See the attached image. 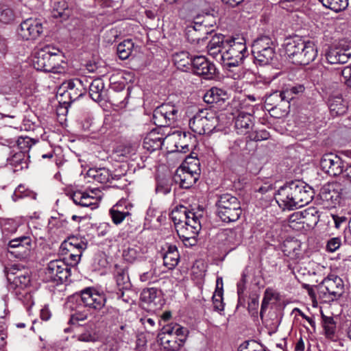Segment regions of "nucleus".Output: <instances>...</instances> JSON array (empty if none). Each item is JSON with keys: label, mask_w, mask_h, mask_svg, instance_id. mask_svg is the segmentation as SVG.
Listing matches in <instances>:
<instances>
[{"label": "nucleus", "mask_w": 351, "mask_h": 351, "mask_svg": "<svg viewBox=\"0 0 351 351\" xmlns=\"http://www.w3.org/2000/svg\"><path fill=\"white\" fill-rule=\"evenodd\" d=\"M283 47L286 54L295 64L307 65L317 56L314 43L306 41L298 36L286 38Z\"/></svg>", "instance_id": "obj_1"}, {"label": "nucleus", "mask_w": 351, "mask_h": 351, "mask_svg": "<svg viewBox=\"0 0 351 351\" xmlns=\"http://www.w3.org/2000/svg\"><path fill=\"white\" fill-rule=\"evenodd\" d=\"M33 65L36 70L53 73H63L66 71V63L58 49L46 46L34 54Z\"/></svg>", "instance_id": "obj_2"}, {"label": "nucleus", "mask_w": 351, "mask_h": 351, "mask_svg": "<svg viewBox=\"0 0 351 351\" xmlns=\"http://www.w3.org/2000/svg\"><path fill=\"white\" fill-rule=\"evenodd\" d=\"M247 55V47L243 38H228L226 41V49L220 55V60L226 68L235 67L243 62Z\"/></svg>", "instance_id": "obj_3"}, {"label": "nucleus", "mask_w": 351, "mask_h": 351, "mask_svg": "<svg viewBox=\"0 0 351 351\" xmlns=\"http://www.w3.org/2000/svg\"><path fill=\"white\" fill-rule=\"evenodd\" d=\"M216 206L217 207V215L223 222L236 221L242 213L240 202L235 196L230 193L221 195Z\"/></svg>", "instance_id": "obj_4"}, {"label": "nucleus", "mask_w": 351, "mask_h": 351, "mask_svg": "<svg viewBox=\"0 0 351 351\" xmlns=\"http://www.w3.org/2000/svg\"><path fill=\"white\" fill-rule=\"evenodd\" d=\"M190 128L199 135L210 134L217 127L219 119L215 111L200 109L189 120Z\"/></svg>", "instance_id": "obj_5"}, {"label": "nucleus", "mask_w": 351, "mask_h": 351, "mask_svg": "<svg viewBox=\"0 0 351 351\" xmlns=\"http://www.w3.org/2000/svg\"><path fill=\"white\" fill-rule=\"evenodd\" d=\"M325 56L330 64L346 63L351 57L350 43L346 40H339L328 47Z\"/></svg>", "instance_id": "obj_6"}, {"label": "nucleus", "mask_w": 351, "mask_h": 351, "mask_svg": "<svg viewBox=\"0 0 351 351\" xmlns=\"http://www.w3.org/2000/svg\"><path fill=\"white\" fill-rule=\"evenodd\" d=\"M71 276V268L60 260L50 261L45 271V280L56 285L66 282Z\"/></svg>", "instance_id": "obj_7"}, {"label": "nucleus", "mask_w": 351, "mask_h": 351, "mask_svg": "<svg viewBox=\"0 0 351 351\" xmlns=\"http://www.w3.org/2000/svg\"><path fill=\"white\" fill-rule=\"evenodd\" d=\"M178 117L176 106L170 104H163L158 106L153 112L154 123L158 127H169L173 125Z\"/></svg>", "instance_id": "obj_8"}, {"label": "nucleus", "mask_w": 351, "mask_h": 351, "mask_svg": "<svg viewBox=\"0 0 351 351\" xmlns=\"http://www.w3.org/2000/svg\"><path fill=\"white\" fill-rule=\"evenodd\" d=\"M44 29L41 19L29 18L21 23L18 34L24 40L34 41L41 37Z\"/></svg>", "instance_id": "obj_9"}, {"label": "nucleus", "mask_w": 351, "mask_h": 351, "mask_svg": "<svg viewBox=\"0 0 351 351\" xmlns=\"http://www.w3.org/2000/svg\"><path fill=\"white\" fill-rule=\"evenodd\" d=\"M343 191L340 182H328L320 189L319 196L326 207H335L340 203Z\"/></svg>", "instance_id": "obj_10"}, {"label": "nucleus", "mask_w": 351, "mask_h": 351, "mask_svg": "<svg viewBox=\"0 0 351 351\" xmlns=\"http://www.w3.org/2000/svg\"><path fill=\"white\" fill-rule=\"evenodd\" d=\"M321 291L327 294L329 300L336 301L343 296L345 285L343 280L335 274H329L319 285Z\"/></svg>", "instance_id": "obj_11"}, {"label": "nucleus", "mask_w": 351, "mask_h": 351, "mask_svg": "<svg viewBox=\"0 0 351 351\" xmlns=\"http://www.w3.org/2000/svg\"><path fill=\"white\" fill-rule=\"evenodd\" d=\"M274 197L279 206L285 210H293L298 208L296 194L293 181L289 182L280 187Z\"/></svg>", "instance_id": "obj_12"}, {"label": "nucleus", "mask_w": 351, "mask_h": 351, "mask_svg": "<svg viewBox=\"0 0 351 351\" xmlns=\"http://www.w3.org/2000/svg\"><path fill=\"white\" fill-rule=\"evenodd\" d=\"M32 248V239L29 236H21L10 240L8 245V252L17 258H27Z\"/></svg>", "instance_id": "obj_13"}, {"label": "nucleus", "mask_w": 351, "mask_h": 351, "mask_svg": "<svg viewBox=\"0 0 351 351\" xmlns=\"http://www.w3.org/2000/svg\"><path fill=\"white\" fill-rule=\"evenodd\" d=\"M322 169L330 176H337L343 171L346 167L345 162L337 154L327 153L323 155L320 160Z\"/></svg>", "instance_id": "obj_14"}, {"label": "nucleus", "mask_w": 351, "mask_h": 351, "mask_svg": "<svg viewBox=\"0 0 351 351\" xmlns=\"http://www.w3.org/2000/svg\"><path fill=\"white\" fill-rule=\"evenodd\" d=\"M199 171L197 166L195 169L191 167H181L176 170L173 180L181 188L190 189L199 180Z\"/></svg>", "instance_id": "obj_15"}, {"label": "nucleus", "mask_w": 351, "mask_h": 351, "mask_svg": "<svg viewBox=\"0 0 351 351\" xmlns=\"http://www.w3.org/2000/svg\"><path fill=\"white\" fill-rule=\"evenodd\" d=\"M186 222V224L178 226L176 228L179 237L185 245H194L196 242V236L201 229L199 219H193Z\"/></svg>", "instance_id": "obj_16"}, {"label": "nucleus", "mask_w": 351, "mask_h": 351, "mask_svg": "<svg viewBox=\"0 0 351 351\" xmlns=\"http://www.w3.org/2000/svg\"><path fill=\"white\" fill-rule=\"evenodd\" d=\"M64 92L60 93V97H68L69 101H63L64 103L71 104L82 97L86 93V86L83 82L77 78L69 80L62 84Z\"/></svg>", "instance_id": "obj_17"}, {"label": "nucleus", "mask_w": 351, "mask_h": 351, "mask_svg": "<svg viewBox=\"0 0 351 351\" xmlns=\"http://www.w3.org/2000/svg\"><path fill=\"white\" fill-rule=\"evenodd\" d=\"M193 72L197 75L203 76L206 80L213 78L216 74L215 65L208 60L205 56L193 57L191 61Z\"/></svg>", "instance_id": "obj_18"}, {"label": "nucleus", "mask_w": 351, "mask_h": 351, "mask_svg": "<svg viewBox=\"0 0 351 351\" xmlns=\"http://www.w3.org/2000/svg\"><path fill=\"white\" fill-rule=\"evenodd\" d=\"M87 240L82 237L70 236L64 240L61 244V249L62 251H73V249H77L78 254H72L71 261L75 263H78L81 259L84 251L87 248Z\"/></svg>", "instance_id": "obj_19"}, {"label": "nucleus", "mask_w": 351, "mask_h": 351, "mask_svg": "<svg viewBox=\"0 0 351 351\" xmlns=\"http://www.w3.org/2000/svg\"><path fill=\"white\" fill-rule=\"evenodd\" d=\"M81 300L85 306L100 311L104 308L106 298L95 289L88 287L81 291Z\"/></svg>", "instance_id": "obj_20"}, {"label": "nucleus", "mask_w": 351, "mask_h": 351, "mask_svg": "<svg viewBox=\"0 0 351 351\" xmlns=\"http://www.w3.org/2000/svg\"><path fill=\"white\" fill-rule=\"evenodd\" d=\"M198 30L194 28H187L186 36L187 40L193 45L194 48L199 51L204 48L208 40V36L212 35L213 32H208L206 25H199L197 26Z\"/></svg>", "instance_id": "obj_21"}, {"label": "nucleus", "mask_w": 351, "mask_h": 351, "mask_svg": "<svg viewBox=\"0 0 351 351\" xmlns=\"http://www.w3.org/2000/svg\"><path fill=\"white\" fill-rule=\"evenodd\" d=\"M296 194L297 207H302L310 203L314 197V190L306 183L301 180H293Z\"/></svg>", "instance_id": "obj_22"}, {"label": "nucleus", "mask_w": 351, "mask_h": 351, "mask_svg": "<svg viewBox=\"0 0 351 351\" xmlns=\"http://www.w3.org/2000/svg\"><path fill=\"white\" fill-rule=\"evenodd\" d=\"M141 300L152 311L159 309L163 305L161 291L154 287L143 289Z\"/></svg>", "instance_id": "obj_23"}, {"label": "nucleus", "mask_w": 351, "mask_h": 351, "mask_svg": "<svg viewBox=\"0 0 351 351\" xmlns=\"http://www.w3.org/2000/svg\"><path fill=\"white\" fill-rule=\"evenodd\" d=\"M312 219L313 222L316 224L319 221V213L315 208H308L303 211L295 212L290 215L289 226L292 228H296L297 224L305 223L304 219Z\"/></svg>", "instance_id": "obj_24"}, {"label": "nucleus", "mask_w": 351, "mask_h": 351, "mask_svg": "<svg viewBox=\"0 0 351 351\" xmlns=\"http://www.w3.org/2000/svg\"><path fill=\"white\" fill-rule=\"evenodd\" d=\"M210 40L207 42L204 47L207 49L208 53L214 58L220 59V55L223 49H226V41L228 38L221 34H215L210 35Z\"/></svg>", "instance_id": "obj_25"}, {"label": "nucleus", "mask_w": 351, "mask_h": 351, "mask_svg": "<svg viewBox=\"0 0 351 351\" xmlns=\"http://www.w3.org/2000/svg\"><path fill=\"white\" fill-rule=\"evenodd\" d=\"M170 218L173 221L176 228H178V226L184 225L186 222L190 223L189 221L199 219L194 212L184 206L175 208L170 214Z\"/></svg>", "instance_id": "obj_26"}, {"label": "nucleus", "mask_w": 351, "mask_h": 351, "mask_svg": "<svg viewBox=\"0 0 351 351\" xmlns=\"http://www.w3.org/2000/svg\"><path fill=\"white\" fill-rule=\"evenodd\" d=\"M253 126V117L249 113L240 112L235 119L234 128L239 134H247Z\"/></svg>", "instance_id": "obj_27"}, {"label": "nucleus", "mask_w": 351, "mask_h": 351, "mask_svg": "<svg viewBox=\"0 0 351 351\" xmlns=\"http://www.w3.org/2000/svg\"><path fill=\"white\" fill-rule=\"evenodd\" d=\"M29 162V155L24 151L14 153L7 158L8 164L13 168L15 172L27 169Z\"/></svg>", "instance_id": "obj_28"}, {"label": "nucleus", "mask_w": 351, "mask_h": 351, "mask_svg": "<svg viewBox=\"0 0 351 351\" xmlns=\"http://www.w3.org/2000/svg\"><path fill=\"white\" fill-rule=\"evenodd\" d=\"M328 106L332 117L343 115L348 110V103L341 95H330Z\"/></svg>", "instance_id": "obj_29"}, {"label": "nucleus", "mask_w": 351, "mask_h": 351, "mask_svg": "<svg viewBox=\"0 0 351 351\" xmlns=\"http://www.w3.org/2000/svg\"><path fill=\"white\" fill-rule=\"evenodd\" d=\"M228 99L226 91L217 88L213 87L204 94V101L207 104H216L221 106Z\"/></svg>", "instance_id": "obj_30"}, {"label": "nucleus", "mask_w": 351, "mask_h": 351, "mask_svg": "<svg viewBox=\"0 0 351 351\" xmlns=\"http://www.w3.org/2000/svg\"><path fill=\"white\" fill-rule=\"evenodd\" d=\"M105 85L102 80L97 78L93 80L89 85V95L95 102L105 100L106 96Z\"/></svg>", "instance_id": "obj_31"}, {"label": "nucleus", "mask_w": 351, "mask_h": 351, "mask_svg": "<svg viewBox=\"0 0 351 351\" xmlns=\"http://www.w3.org/2000/svg\"><path fill=\"white\" fill-rule=\"evenodd\" d=\"M71 198L76 205L82 207L91 206L93 208L96 204V199L93 196L81 191L73 192L71 195Z\"/></svg>", "instance_id": "obj_32"}, {"label": "nucleus", "mask_w": 351, "mask_h": 351, "mask_svg": "<svg viewBox=\"0 0 351 351\" xmlns=\"http://www.w3.org/2000/svg\"><path fill=\"white\" fill-rule=\"evenodd\" d=\"M195 142V138L191 133L182 132L178 141L176 143V147L178 152L186 153L193 149Z\"/></svg>", "instance_id": "obj_33"}, {"label": "nucleus", "mask_w": 351, "mask_h": 351, "mask_svg": "<svg viewBox=\"0 0 351 351\" xmlns=\"http://www.w3.org/2000/svg\"><path fill=\"white\" fill-rule=\"evenodd\" d=\"M164 138L159 136L154 130L152 131L143 141V147L149 152L159 149L162 147Z\"/></svg>", "instance_id": "obj_34"}, {"label": "nucleus", "mask_w": 351, "mask_h": 351, "mask_svg": "<svg viewBox=\"0 0 351 351\" xmlns=\"http://www.w3.org/2000/svg\"><path fill=\"white\" fill-rule=\"evenodd\" d=\"M252 48V53L254 55L263 52L267 49H275V46L271 38L263 36L254 41Z\"/></svg>", "instance_id": "obj_35"}, {"label": "nucleus", "mask_w": 351, "mask_h": 351, "mask_svg": "<svg viewBox=\"0 0 351 351\" xmlns=\"http://www.w3.org/2000/svg\"><path fill=\"white\" fill-rule=\"evenodd\" d=\"M114 276L120 291L127 289L130 287L128 271L125 268L115 266Z\"/></svg>", "instance_id": "obj_36"}, {"label": "nucleus", "mask_w": 351, "mask_h": 351, "mask_svg": "<svg viewBox=\"0 0 351 351\" xmlns=\"http://www.w3.org/2000/svg\"><path fill=\"white\" fill-rule=\"evenodd\" d=\"M90 177H92L96 182L101 184H106L114 179L110 171L106 168L98 169H90L88 172Z\"/></svg>", "instance_id": "obj_37"}, {"label": "nucleus", "mask_w": 351, "mask_h": 351, "mask_svg": "<svg viewBox=\"0 0 351 351\" xmlns=\"http://www.w3.org/2000/svg\"><path fill=\"white\" fill-rule=\"evenodd\" d=\"M255 62L259 65H267L273 62L276 57L275 49H267L266 51L254 54Z\"/></svg>", "instance_id": "obj_38"}, {"label": "nucleus", "mask_w": 351, "mask_h": 351, "mask_svg": "<svg viewBox=\"0 0 351 351\" xmlns=\"http://www.w3.org/2000/svg\"><path fill=\"white\" fill-rule=\"evenodd\" d=\"M322 326L324 335L328 339H332L335 337L337 326L336 322L332 317H328L322 315Z\"/></svg>", "instance_id": "obj_39"}, {"label": "nucleus", "mask_w": 351, "mask_h": 351, "mask_svg": "<svg viewBox=\"0 0 351 351\" xmlns=\"http://www.w3.org/2000/svg\"><path fill=\"white\" fill-rule=\"evenodd\" d=\"M16 143L20 151H24L28 154L32 145H35L38 140L29 136H19L17 138L11 139L10 143Z\"/></svg>", "instance_id": "obj_40"}, {"label": "nucleus", "mask_w": 351, "mask_h": 351, "mask_svg": "<svg viewBox=\"0 0 351 351\" xmlns=\"http://www.w3.org/2000/svg\"><path fill=\"white\" fill-rule=\"evenodd\" d=\"M134 48V43L130 39L120 43L117 47V52L120 59L126 60L131 55Z\"/></svg>", "instance_id": "obj_41"}, {"label": "nucleus", "mask_w": 351, "mask_h": 351, "mask_svg": "<svg viewBox=\"0 0 351 351\" xmlns=\"http://www.w3.org/2000/svg\"><path fill=\"white\" fill-rule=\"evenodd\" d=\"M322 5L335 12L344 10L348 5V0H319Z\"/></svg>", "instance_id": "obj_42"}, {"label": "nucleus", "mask_w": 351, "mask_h": 351, "mask_svg": "<svg viewBox=\"0 0 351 351\" xmlns=\"http://www.w3.org/2000/svg\"><path fill=\"white\" fill-rule=\"evenodd\" d=\"M193 58L189 56V53L186 51H181L175 54L173 60L175 64L179 69L184 70L187 66L191 64Z\"/></svg>", "instance_id": "obj_43"}, {"label": "nucleus", "mask_w": 351, "mask_h": 351, "mask_svg": "<svg viewBox=\"0 0 351 351\" xmlns=\"http://www.w3.org/2000/svg\"><path fill=\"white\" fill-rule=\"evenodd\" d=\"M159 339L164 348L168 351H178L183 346L182 339H180V343H176L171 337L165 335L160 337Z\"/></svg>", "instance_id": "obj_44"}, {"label": "nucleus", "mask_w": 351, "mask_h": 351, "mask_svg": "<svg viewBox=\"0 0 351 351\" xmlns=\"http://www.w3.org/2000/svg\"><path fill=\"white\" fill-rule=\"evenodd\" d=\"M15 14L14 10L6 5L0 7V22L9 24L14 21Z\"/></svg>", "instance_id": "obj_45"}, {"label": "nucleus", "mask_w": 351, "mask_h": 351, "mask_svg": "<svg viewBox=\"0 0 351 351\" xmlns=\"http://www.w3.org/2000/svg\"><path fill=\"white\" fill-rule=\"evenodd\" d=\"M179 256L178 252H175L173 254L165 253L163 256L164 265L169 269L174 268L178 263Z\"/></svg>", "instance_id": "obj_46"}, {"label": "nucleus", "mask_w": 351, "mask_h": 351, "mask_svg": "<svg viewBox=\"0 0 351 351\" xmlns=\"http://www.w3.org/2000/svg\"><path fill=\"white\" fill-rule=\"evenodd\" d=\"M110 217L114 223L119 224L123 219L131 215L129 211H121L115 209L114 207L110 210Z\"/></svg>", "instance_id": "obj_47"}, {"label": "nucleus", "mask_w": 351, "mask_h": 351, "mask_svg": "<svg viewBox=\"0 0 351 351\" xmlns=\"http://www.w3.org/2000/svg\"><path fill=\"white\" fill-rule=\"evenodd\" d=\"M280 95V91H274L269 95H265L264 97L265 104L267 106H272L271 108H276L280 105V103L282 102Z\"/></svg>", "instance_id": "obj_48"}, {"label": "nucleus", "mask_w": 351, "mask_h": 351, "mask_svg": "<svg viewBox=\"0 0 351 351\" xmlns=\"http://www.w3.org/2000/svg\"><path fill=\"white\" fill-rule=\"evenodd\" d=\"M213 302L214 308L216 311H221L224 309V304L223 302V289H216L213 296Z\"/></svg>", "instance_id": "obj_49"}, {"label": "nucleus", "mask_w": 351, "mask_h": 351, "mask_svg": "<svg viewBox=\"0 0 351 351\" xmlns=\"http://www.w3.org/2000/svg\"><path fill=\"white\" fill-rule=\"evenodd\" d=\"M12 283L16 287L24 289L30 283V277L27 274H20L16 275L12 279Z\"/></svg>", "instance_id": "obj_50"}, {"label": "nucleus", "mask_w": 351, "mask_h": 351, "mask_svg": "<svg viewBox=\"0 0 351 351\" xmlns=\"http://www.w3.org/2000/svg\"><path fill=\"white\" fill-rule=\"evenodd\" d=\"M140 256L139 247H129L123 250V256L124 259L129 263L136 261Z\"/></svg>", "instance_id": "obj_51"}, {"label": "nucleus", "mask_w": 351, "mask_h": 351, "mask_svg": "<svg viewBox=\"0 0 351 351\" xmlns=\"http://www.w3.org/2000/svg\"><path fill=\"white\" fill-rule=\"evenodd\" d=\"M222 235L228 243L236 244L240 241V238L237 234L236 229H226L222 232Z\"/></svg>", "instance_id": "obj_52"}, {"label": "nucleus", "mask_w": 351, "mask_h": 351, "mask_svg": "<svg viewBox=\"0 0 351 351\" xmlns=\"http://www.w3.org/2000/svg\"><path fill=\"white\" fill-rule=\"evenodd\" d=\"M298 247L300 245L296 241H287L284 244L283 252L288 256H296L298 254L296 250H299Z\"/></svg>", "instance_id": "obj_53"}, {"label": "nucleus", "mask_w": 351, "mask_h": 351, "mask_svg": "<svg viewBox=\"0 0 351 351\" xmlns=\"http://www.w3.org/2000/svg\"><path fill=\"white\" fill-rule=\"evenodd\" d=\"M106 313V319L108 321H119L121 314L119 309L113 307H108L105 311H102V314Z\"/></svg>", "instance_id": "obj_54"}, {"label": "nucleus", "mask_w": 351, "mask_h": 351, "mask_svg": "<svg viewBox=\"0 0 351 351\" xmlns=\"http://www.w3.org/2000/svg\"><path fill=\"white\" fill-rule=\"evenodd\" d=\"M118 37L117 30L115 29H110L106 31L104 35V42L107 45H112L114 43Z\"/></svg>", "instance_id": "obj_55"}, {"label": "nucleus", "mask_w": 351, "mask_h": 351, "mask_svg": "<svg viewBox=\"0 0 351 351\" xmlns=\"http://www.w3.org/2000/svg\"><path fill=\"white\" fill-rule=\"evenodd\" d=\"M176 324L171 323L163 326L161 330V332L158 334V337L160 338V337L164 335L169 337L170 336H173L175 333Z\"/></svg>", "instance_id": "obj_56"}, {"label": "nucleus", "mask_w": 351, "mask_h": 351, "mask_svg": "<svg viewBox=\"0 0 351 351\" xmlns=\"http://www.w3.org/2000/svg\"><path fill=\"white\" fill-rule=\"evenodd\" d=\"M156 274L155 269H150L149 271H144L140 275V280L143 282H149L154 280Z\"/></svg>", "instance_id": "obj_57"}, {"label": "nucleus", "mask_w": 351, "mask_h": 351, "mask_svg": "<svg viewBox=\"0 0 351 351\" xmlns=\"http://www.w3.org/2000/svg\"><path fill=\"white\" fill-rule=\"evenodd\" d=\"M258 304V298H252L250 302L248 303V311L252 316L257 317Z\"/></svg>", "instance_id": "obj_58"}, {"label": "nucleus", "mask_w": 351, "mask_h": 351, "mask_svg": "<svg viewBox=\"0 0 351 351\" xmlns=\"http://www.w3.org/2000/svg\"><path fill=\"white\" fill-rule=\"evenodd\" d=\"M341 245V239L337 237L332 238L328 241L326 248L328 252L336 251Z\"/></svg>", "instance_id": "obj_59"}, {"label": "nucleus", "mask_w": 351, "mask_h": 351, "mask_svg": "<svg viewBox=\"0 0 351 351\" xmlns=\"http://www.w3.org/2000/svg\"><path fill=\"white\" fill-rule=\"evenodd\" d=\"M247 274L245 273V271H243L241 274V278L239 280V282H238V283L237 285V293H238L239 296L242 295L244 291L245 290V288H246L245 285L247 282Z\"/></svg>", "instance_id": "obj_60"}, {"label": "nucleus", "mask_w": 351, "mask_h": 351, "mask_svg": "<svg viewBox=\"0 0 351 351\" xmlns=\"http://www.w3.org/2000/svg\"><path fill=\"white\" fill-rule=\"evenodd\" d=\"M156 191L157 193L167 194L171 191V186L167 184V182L165 180H161L158 182Z\"/></svg>", "instance_id": "obj_61"}, {"label": "nucleus", "mask_w": 351, "mask_h": 351, "mask_svg": "<svg viewBox=\"0 0 351 351\" xmlns=\"http://www.w3.org/2000/svg\"><path fill=\"white\" fill-rule=\"evenodd\" d=\"M141 322L143 325H144L145 329L147 331H152V330L155 327V321L152 318L149 317H143L141 319Z\"/></svg>", "instance_id": "obj_62"}, {"label": "nucleus", "mask_w": 351, "mask_h": 351, "mask_svg": "<svg viewBox=\"0 0 351 351\" xmlns=\"http://www.w3.org/2000/svg\"><path fill=\"white\" fill-rule=\"evenodd\" d=\"M55 8L56 9L59 16H62L64 12L68 10V4L64 0H60L55 4Z\"/></svg>", "instance_id": "obj_63"}, {"label": "nucleus", "mask_w": 351, "mask_h": 351, "mask_svg": "<svg viewBox=\"0 0 351 351\" xmlns=\"http://www.w3.org/2000/svg\"><path fill=\"white\" fill-rule=\"evenodd\" d=\"M280 99L281 101H287V103L289 102L290 100L293 99L294 97V95L293 94V92L287 88V89L280 91Z\"/></svg>", "instance_id": "obj_64"}]
</instances>
